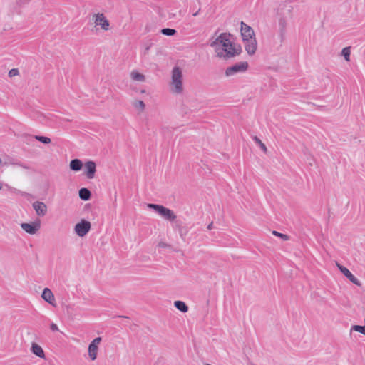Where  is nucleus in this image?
<instances>
[{
    "instance_id": "1",
    "label": "nucleus",
    "mask_w": 365,
    "mask_h": 365,
    "mask_svg": "<svg viewBox=\"0 0 365 365\" xmlns=\"http://www.w3.org/2000/svg\"><path fill=\"white\" fill-rule=\"evenodd\" d=\"M240 26L241 36L245 51L250 56H252L257 50V41L254 30L244 21H241Z\"/></svg>"
},
{
    "instance_id": "2",
    "label": "nucleus",
    "mask_w": 365,
    "mask_h": 365,
    "mask_svg": "<svg viewBox=\"0 0 365 365\" xmlns=\"http://www.w3.org/2000/svg\"><path fill=\"white\" fill-rule=\"evenodd\" d=\"M230 37H232L230 33H222L215 41H213L210 46L216 48V51L227 53V51L232 46V42L230 41Z\"/></svg>"
},
{
    "instance_id": "3",
    "label": "nucleus",
    "mask_w": 365,
    "mask_h": 365,
    "mask_svg": "<svg viewBox=\"0 0 365 365\" xmlns=\"http://www.w3.org/2000/svg\"><path fill=\"white\" fill-rule=\"evenodd\" d=\"M147 207L154 210L165 220H169L170 222H175L176 220L177 216L174 212L163 205L154 203H148Z\"/></svg>"
},
{
    "instance_id": "4",
    "label": "nucleus",
    "mask_w": 365,
    "mask_h": 365,
    "mask_svg": "<svg viewBox=\"0 0 365 365\" xmlns=\"http://www.w3.org/2000/svg\"><path fill=\"white\" fill-rule=\"evenodd\" d=\"M172 86L173 91L175 93H181L183 91L182 73L181 69L175 66L172 71Z\"/></svg>"
},
{
    "instance_id": "5",
    "label": "nucleus",
    "mask_w": 365,
    "mask_h": 365,
    "mask_svg": "<svg viewBox=\"0 0 365 365\" xmlns=\"http://www.w3.org/2000/svg\"><path fill=\"white\" fill-rule=\"evenodd\" d=\"M248 66V63L247 61L237 63L226 68L225 76H231L240 72H245L247 70Z\"/></svg>"
},
{
    "instance_id": "6",
    "label": "nucleus",
    "mask_w": 365,
    "mask_h": 365,
    "mask_svg": "<svg viewBox=\"0 0 365 365\" xmlns=\"http://www.w3.org/2000/svg\"><path fill=\"white\" fill-rule=\"evenodd\" d=\"M91 227V222L83 219L75 225L74 230L77 235L83 237L90 231Z\"/></svg>"
},
{
    "instance_id": "7",
    "label": "nucleus",
    "mask_w": 365,
    "mask_h": 365,
    "mask_svg": "<svg viewBox=\"0 0 365 365\" xmlns=\"http://www.w3.org/2000/svg\"><path fill=\"white\" fill-rule=\"evenodd\" d=\"M21 227L28 234L34 235L41 228V220L37 219L32 222H23L21 224Z\"/></svg>"
},
{
    "instance_id": "8",
    "label": "nucleus",
    "mask_w": 365,
    "mask_h": 365,
    "mask_svg": "<svg viewBox=\"0 0 365 365\" xmlns=\"http://www.w3.org/2000/svg\"><path fill=\"white\" fill-rule=\"evenodd\" d=\"M101 337H96L88 345V356L92 361L96 360L97 358L98 345L101 343Z\"/></svg>"
},
{
    "instance_id": "9",
    "label": "nucleus",
    "mask_w": 365,
    "mask_h": 365,
    "mask_svg": "<svg viewBox=\"0 0 365 365\" xmlns=\"http://www.w3.org/2000/svg\"><path fill=\"white\" fill-rule=\"evenodd\" d=\"M242 52V47L240 44L235 45L232 43V46L230 48L229 51H227V53H225V55H222V52H217V56L220 58H224L225 59L235 57L236 56H238Z\"/></svg>"
},
{
    "instance_id": "10",
    "label": "nucleus",
    "mask_w": 365,
    "mask_h": 365,
    "mask_svg": "<svg viewBox=\"0 0 365 365\" xmlns=\"http://www.w3.org/2000/svg\"><path fill=\"white\" fill-rule=\"evenodd\" d=\"M93 19L96 25L101 26V29L108 31L109 29V21L105 17L103 14L98 13L94 14Z\"/></svg>"
},
{
    "instance_id": "11",
    "label": "nucleus",
    "mask_w": 365,
    "mask_h": 365,
    "mask_svg": "<svg viewBox=\"0 0 365 365\" xmlns=\"http://www.w3.org/2000/svg\"><path fill=\"white\" fill-rule=\"evenodd\" d=\"M96 172V164L93 160H88L84 164V175L88 179H93Z\"/></svg>"
},
{
    "instance_id": "12",
    "label": "nucleus",
    "mask_w": 365,
    "mask_h": 365,
    "mask_svg": "<svg viewBox=\"0 0 365 365\" xmlns=\"http://www.w3.org/2000/svg\"><path fill=\"white\" fill-rule=\"evenodd\" d=\"M337 267L340 272L353 284L359 287L361 285L360 281L355 276H354L352 273L346 267L339 264H337Z\"/></svg>"
},
{
    "instance_id": "13",
    "label": "nucleus",
    "mask_w": 365,
    "mask_h": 365,
    "mask_svg": "<svg viewBox=\"0 0 365 365\" xmlns=\"http://www.w3.org/2000/svg\"><path fill=\"white\" fill-rule=\"evenodd\" d=\"M32 207L38 217H43L48 212L47 205L43 202L36 201L32 204Z\"/></svg>"
},
{
    "instance_id": "14",
    "label": "nucleus",
    "mask_w": 365,
    "mask_h": 365,
    "mask_svg": "<svg viewBox=\"0 0 365 365\" xmlns=\"http://www.w3.org/2000/svg\"><path fill=\"white\" fill-rule=\"evenodd\" d=\"M173 227L178 231L180 237L185 240L188 233V228L184 225L183 222L180 220H176L174 222Z\"/></svg>"
},
{
    "instance_id": "15",
    "label": "nucleus",
    "mask_w": 365,
    "mask_h": 365,
    "mask_svg": "<svg viewBox=\"0 0 365 365\" xmlns=\"http://www.w3.org/2000/svg\"><path fill=\"white\" fill-rule=\"evenodd\" d=\"M41 297L44 301L49 303L53 307L56 306L54 295L49 288L46 287L43 289L41 294Z\"/></svg>"
},
{
    "instance_id": "16",
    "label": "nucleus",
    "mask_w": 365,
    "mask_h": 365,
    "mask_svg": "<svg viewBox=\"0 0 365 365\" xmlns=\"http://www.w3.org/2000/svg\"><path fill=\"white\" fill-rule=\"evenodd\" d=\"M31 352L39 358L46 359L45 353L42 347L36 343H32L31 347Z\"/></svg>"
},
{
    "instance_id": "17",
    "label": "nucleus",
    "mask_w": 365,
    "mask_h": 365,
    "mask_svg": "<svg viewBox=\"0 0 365 365\" xmlns=\"http://www.w3.org/2000/svg\"><path fill=\"white\" fill-rule=\"evenodd\" d=\"M83 164L82 160L78 158H75L71 160L69 167L73 171L78 172L83 168Z\"/></svg>"
},
{
    "instance_id": "18",
    "label": "nucleus",
    "mask_w": 365,
    "mask_h": 365,
    "mask_svg": "<svg viewBox=\"0 0 365 365\" xmlns=\"http://www.w3.org/2000/svg\"><path fill=\"white\" fill-rule=\"evenodd\" d=\"M79 197L84 201H88L91 198V192L86 187H82L78 191Z\"/></svg>"
},
{
    "instance_id": "19",
    "label": "nucleus",
    "mask_w": 365,
    "mask_h": 365,
    "mask_svg": "<svg viewBox=\"0 0 365 365\" xmlns=\"http://www.w3.org/2000/svg\"><path fill=\"white\" fill-rule=\"evenodd\" d=\"M174 306L179 311L186 313L188 311V306L182 301L177 300L174 302Z\"/></svg>"
},
{
    "instance_id": "20",
    "label": "nucleus",
    "mask_w": 365,
    "mask_h": 365,
    "mask_svg": "<svg viewBox=\"0 0 365 365\" xmlns=\"http://www.w3.org/2000/svg\"><path fill=\"white\" fill-rule=\"evenodd\" d=\"M130 76L133 80L137 81H145V76L142 73H139L137 71H133L130 73Z\"/></svg>"
},
{
    "instance_id": "21",
    "label": "nucleus",
    "mask_w": 365,
    "mask_h": 365,
    "mask_svg": "<svg viewBox=\"0 0 365 365\" xmlns=\"http://www.w3.org/2000/svg\"><path fill=\"white\" fill-rule=\"evenodd\" d=\"M160 33L165 36H173L177 33V31L174 29L164 28L161 29Z\"/></svg>"
},
{
    "instance_id": "22",
    "label": "nucleus",
    "mask_w": 365,
    "mask_h": 365,
    "mask_svg": "<svg viewBox=\"0 0 365 365\" xmlns=\"http://www.w3.org/2000/svg\"><path fill=\"white\" fill-rule=\"evenodd\" d=\"M34 138L43 144H49L51 140L48 137L43 135H34Z\"/></svg>"
},
{
    "instance_id": "23",
    "label": "nucleus",
    "mask_w": 365,
    "mask_h": 365,
    "mask_svg": "<svg viewBox=\"0 0 365 365\" xmlns=\"http://www.w3.org/2000/svg\"><path fill=\"white\" fill-rule=\"evenodd\" d=\"M287 21L284 18L281 17L279 19V31H286Z\"/></svg>"
},
{
    "instance_id": "24",
    "label": "nucleus",
    "mask_w": 365,
    "mask_h": 365,
    "mask_svg": "<svg viewBox=\"0 0 365 365\" xmlns=\"http://www.w3.org/2000/svg\"><path fill=\"white\" fill-rule=\"evenodd\" d=\"M133 106H135V108L140 111H143L144 109H145V103L143 101H136Z\"/></svg>"
},
{
    "instance_id": "25",
    "label": "nucleus",
    "mask_w": 365,
    "mask_h": 365,
    "mask_svg": "<svg viewBox=\"0 0 365 365\" xmlns=\"http://www.w3.org/2000/svg\"><path fill=\"white\" fill-rule=\"evenodd\" d=\"M350 48L349 47H345L341 51V55L344 57L345 60L349 61V57H350Z\"/></svg>"
},
{
    "instance_id": "26",
    "label": "nucleus",
    "mask_w": 365,
    "mask_h": 365,
    "mask_svg": "<svg viewBox=\"0 0 365 365\" xmlns=\"http://www.w3.org/2000/svg\"><path fill=\"white\" fill-rule=\"evenodd\" d=\"M253 140H255V142L258 144L259 145V147L261 148V149L264 152L266 153L267 152V147L266 145L261 141V140L259 138H258L257 136H255L253 138Z\"/></svg>"
},
{
    "instance_id": "27",
    "label": "nucleus",
    "mask_w": 365,
    "mask_h": 365,
    "mask_svg": "<svg viewBox=\"0 0 365 365\" xmlns=\"http://www.w3.org/2000/svg\"><path fill=\"white\" fill-rule=\"evenodd\" d=\"M272 234L274 236H277V237L282 239L283 240H289V236H288L287 235L279 232H277L276 230L272 231Z\"/></svg>"
},
{
    "instance_id": "28",
    "label": "nucleus",
    "mask_w": 365,
    "mask_h": 365,
    "mask_svg": "<svg viewBox=\"0 0 365 365\" xmlns=\"http://www.w3.org/2000/svg\"><path fill=\"white\" fill-rule=\"evenodd\" d=\"M12 165H17V166H19V167H21L24 169H26V170H30L31 169V167L26 164H24L19 161H16V162H12L11 163Z\"/></svg>"
},
{
    "instance_id": "29",
    "label": "nucleus",
    "mask_w": 365,
    "mask_h": 365,
    "mask_svg": "<svg viewBox=\"0 0 365 365\" xmlns=\"http://www.w3.org/2000/svg\"><path fill=\"white\" fill-rule=\"evenodd\" d=\"M19 72L17 68H12L9 71V76L14 77L19 75Z\"/></svg>"
},
{
    "instance_id": "30",
    "label": "nucleus",
    "mask_w": 365,
    "mask_h": 365,
    "mask_svg": "<svg viewBox=\"0 0 365 365\" xmlns=\"http://www.w3.org/2000/svg\"><path fill=\"white\" fill-rule=\"evenodd\" d=\"M21 193V195L23 196V197H26L27 199H29V198H34V197L31 195V194H29L28 192H20Z\"/></svg>"
},
{
    "instance_id": "31",
    "label": "nucleus",
    "mask_w": 365,
    "mask_h": 365,
    "mask_svg": "<svg viewBox=\"0 0 365 365\" xmlns=\"http://www.w3.org/2000/svg\"><path fill=\"white\" fill-rule=\"evenodd\" d=\"M279 31V36H280L281 42H282V41H284V40L285 38L286 31H283V32H282V31Z\"/></svg>"
},
{
    "instance_id": "32",
    "label": "nucleus",
    "mask_w": 365,
    "mask_h": 365,
    "mask_svg": "<svg viewBox=\"0 0 365 365\" xmlns=\"http://www.w3.org/2000/svg\"><path fill=\"white\" fill-rule=\"evenodd\" d=\"M50 328H51V329L52 331H58V326H57L56 324H54V323H52V324H51Z\"/></svg>"
},
{
    "instance_id": "33",
    "label": "nucleus",
    "mask_w": 365,
    "mask_h": 365,
    "mask_svg": "<svg viewBox=\"0 0 365 365\" xmlns=\"http://www.w3.org/2000/svg\"><path fill=\"white\" fill-rule=\"evenodd\" d=\"M30 0H18L17 3L19 4H26Z\"/></svg>"
},
{
    "instance_id": "34",
    "label": "nucleus",
    "mask_w": 365,
    "mask_h": 365,
    "mask_svg": "<svg viewBox=\"0 0 365 365\" xmlns=\"http://www.w3.org/2000/svg\"><path fill=\"white\" fill-rule=\"evenodd\" d=\"M212 226H213V222L210 223V224L207 225V229H208V230H211V229L212 228Z\"/></svg>"
},
{
    "instance_id": "35",
    "label": "nucleus",
    "mask_w": 365,
    "mask_h": 365,
    "mask_svg": "<svg viewBox=\"0 0 365 365\" xmlns=\"http://www.w3.org/2000/svg\"><path fill=\"white\" fill-rule=\"evenodd\" d=\"M200 9H199L197 11H195V12L193 14V16H197V15H198V14H199V12H200Z\"/></svg>"
},
{
    "instance_id": "36",
    "label": "nucleus",
    "mask_w": 365,
    "mask_h": 365,
    "mask_svg": "<svg viewBox=\"0 0 365 365\" xmlns=\"http://www.w3.org/2000/svg\"><path fill=\"white\" fill-rule=\"evenodd\" d=\"M159 246L165 247V244H164V243H161V242H160V243L159 244Z\"/></svg>"
},
{
    "instance_id": "37",
    "label": "nucleus",
    "mask_w": 365,
    "mask_h": 365,
    "mask_svg": "<svg viewBox=\"0 0 365 365\" xmlns=\"http://www.w3.org/2000/svg\"><path fill=\"white\" fill-rule=\"evenodd\" d=\"M2 189V185L0 183V190Z\"/></svg>"
},
{
    "instance_id": "38",
    "label": "nucleus",
    "mask_w": 365,
    "mask_h": 365,
    "mask_svg": "<svg viewBox=\"0 0 365 365\" xmlns=\"http://www.w3.org/2000/svg\"><path fill=\"white\" fill-rule=\"evenodd\" d=\"M145 90H142V91H141V93H145Z\"/></svg>"
},
{
    "instance_id": "39",
    "label": "nucleus",
    "mask_w": 365,
    "mask_h": 365,
    "mask_svg": "<svg viewBox=\"0 0 365 365\" xmlns=\"http://www.w3.org/2000/svg\"><path fill=\"white\" fill-rule=\"evenodd\" d=\"M123 317H124V318H128L126 316H123Z\"/></svg>"
},
{
    "instance_id": "40",
    "label": "nucleus",
    "mask_w": 365,
    "mask_h": 365,
    "mask_svg": "<svg viewBox=\"0 0 365 365\" xmlns=\"http://www.w3.org/2000/svg\"><path fill=\"white\" fill-rule=\"evenodd\" d=\"M1 163V159L0 158V163Z\"/></svg>"
},
{
    "instance_id": "41",
    "label": "nucleus",
    "mask_w": 365,
    "mask_h": 365,
    "mask_svg": "<svg viewBox=\"0 0 365 365\" xmlns=\"http://www.w3.org/2000/svg\"><path fill=\"white\" fill-rule=\"evenodd\" d=\"M200 2V0H197Z\"/></svg>"
}]
</instances>
